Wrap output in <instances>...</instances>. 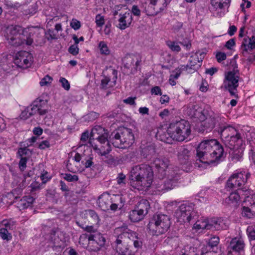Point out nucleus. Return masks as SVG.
Segmentation results:
<instances>
[{"label":"nucleus","instance_id":"6","mask_svg":"<svg viewBox=\"0 0 255 255\" xmlns=\"http://www.w3.org/2000/svg\"><path fill=\"white\" fill-rule=\"evenodd\" d=\"M237 68V64L235 63L233 70L226 73L223 82L224 88L229 92L231 96L237 98L238 97L237 88L240 79L239 71Z\"/></svg>","mask_w":255,"mask_h":255},{"label":"nucleus","instance_id":"10","mask_svg":"<svg viewBox=\"0 0 255 255\" xmlns=\"http://www.w3.org/2000/svg\"><path fill=\"white\" fill-rule=\"evenodd\" d=\"M156 168V173L159 178L162 179L167 175L169 160L164 157H156L152 162Z\"/></svg>","mask_w":255,"mask_h":255},{"label":"nucleus","instance_id":"46","mask_svg":"<svg viewBox=\"0 0 255 255\" xmlns=\"http://www.w3.org/2000/svg\"><path fill=\"white\" fill-rule=\"evenodd\" d=\"M93 157L92 154L89 155L85 158V161L84 160L82 161V163L85 166V168H90L94 165V162H93Z\"/></svg>","mask_w":255,"mask_h":255},{"label":"nucleus","instance_id":"4","mask_svg":"<svg viewBox=\"0 0 255 255\" xmlns=\"http://www.w3.org/2000/svg\"><path fill=\"white\" fill-rule=\"evenodd\" d=\"M94 139H97L101 144L100 147L95 145L93 146V149L96 152L102 151L104 154L106 152H110L112 150L110 139H108L107 133L105 131L104 128L101 126H97L93 128L91 132L89 142L90 144Z\"/></svg>","mask_w":255,"mask_h":255},{"label":"nucleus","instance_id":"2","mask_svg":"<svg viewBox=\"0 0 255 255\" xmlns=\"http://www.w3.org/2000/svg\"><path fill=\"white\" fill-rule=\"evenodd\" d=\"M153 172L149 165L142 164L133 166L130 172L129 183L138 190L147 189L151 185Z\"/></svg>","mask_w":255,"mask_h":255},{"label":"nucleus","instance_id":"26","mask_svg":"<svg viewBox=\"0 0 255 255\" xmlns=\"http://www.w3.org/2000/svg\"><path fill=\"white\" fill-rule=\"evenodd\" d=\"M244 247L245 244L242 239L235 238L231 240L229 248L233 252L240 253L243 251Z\"/></svg>","mask_w":255,"mask_h":255},{"label":"nucleus","instance_id":"33","mask_svg":"<svg viewBox=\"0 0 255 255\" xmlns=\"http://www.w3.org/2000/svg\"><path fill=\"white\" fill-rule=\"evenodd\" d=\"M144 215L141 212L138 211L135 208L130 212L129 217L131 221L132 222H137L141 221L144 217Z\"/></svg>","mask_w":255,"mask_h":255},{"label":"nucleus","instance_id":"48","mask_svg":"<svg viewBox=\"0 0 255 255\" xmlns=\"http://www.w3.org/2000/svg\"><path fill=\"white\" fill-rule=\"evenodd\" d=\"M89 241V236L88 237L86 234H83L79 238V243L83 246V248H87L88 246Z\"/></svg>","mask_w":255,"mask_h":255},{"label":"nucleus","instance_id":"61","mask_svg":"<svg viewBox=\"0 0 255 255\" xmlns=\"http://www.w3.org/2000/svg\"><path fill=\"white\" fill-rule=\"evenodd\" d=\"M119 200L121 202L120 204L119 203H112L110 204V208L113 211H116L118 208L121 209L123 206V204L122 203V198L119 197Z\"/></svg>","mask_w":255,"mask_h":255},{"label":"nucleus","instance_id":"13","mask_svg":"<svg viewBox=\"0 0 255 255\" xmlns=\"http://www.w3.org/2000/svg\"><path fill=\"white\" fill-rule=\"evenodd\" d=\"M167 5L166 0H151L146 9L147 14L156 15L163 10Z\"/></svg>","mask_w":255,"mask_h":255},{"label":"nucleus","instance_id":"36","mask_svg":"<svg viewBox=\"0 0 255 255\" xmlns=\"http://www.w3.org/2000/svg\"><path fill=\"white\" fill-rule=\"evenodd\" d=\"M97 153L99 155L104 156L102 158L103 160L109 166L115 165L116 164V160L113 155L109 154L110 152L107 153V152H106V153L104 154L102 151H100Z\"/></svg>","mask_w":255,"mask_h":255},{"label":"nucleus","instance_id":"37","mask_svg":"<svg viewBox=\"0 0 255 255\" xmlns=\"http://www.w3.org/2000/svg\"><path fill=\"white\" fill-rule=\"evenodd\" d=\"M157 135H159V138L161 141L166 143H170L172 142V140H174L173 137L171 136V134L169 133L168 128L166 132L161 133L158 132Z\"/></svg>","mask_w":255,"mask_h":255},{"label":"nucleus","instance_id":"28","mask_svg":"<svg viewBox=\"0 0 255 255\" xmlns=\"http://www.w3.org/2000/svg\"><path fill=\"white\" fill-rule=\"evenodd\" d=\"M34 201V199L31 196H24L17 203V207L19 209L23 210L31 206Z\"/></svg>","mask_w":255,"mask_h":255},{"label":"nucleus","instance_id":"18","mask_svg":"<svg viewBox=\"0 0 255 255\" xmlns=\"http://www.w3.org/2000/svg\"><path fill=\"white\" fill-rule=\"evenodd\" d=\"M139 62L137 58L133 55L126 56L123 59L124 67L131 72L136 71Z\"/></svg>","mask_w":255,"mask_h":255},{"label":"nucleus","instance_id":"55","mask_svg":"<svg viewBox=\"0 0 255 255\" xmlns=\"http://www.w3.org/2000/svg\"><path fill=\"white\" fill-rule=\"evenodd\" d=\"M247 232L251 239L255 240V224L249 226L247 228Z\"/></svg>","mask_w":255,"mask_h":255},{"label":"nucleus","instance_id":"32","mask_svg":"<svg viewBox=\"0 0 255 255\" xmlns=\"http://www.w3.org/2000/svg\"><path fill=\"white\" fill-rule=\"evenodd\" d=\"M242 48L243 49V54H245V52L250 53L252 50L255 48V36H252L249 38V42L248 44L243 43L242 44Z\"/></svg>","mask_w":255,"mask_h":255},{"label":"nucleus","instance_id":"64","mask_svg":"<svg viewBox=\"0 0 255 255\" xmlns=\"http://www.w3.org/2000/svg\"><path fill=\"white\" fill-rule=\"evenodd\" d=\"M131 13L135 16L139 17L141 14V11L137 5H133L131 7Z\"/></svg>","mask_w":255,"mask_h":255},{"label":"nucleus","instance_id":"9","mask_svg":"<svg viewBox=\"0 0 255 255\" xmlns=\"http://www.w3.org/2000/svg\"><path fill=\"white\" fill-rule=\"evenodd\" d=\"M47 101L40 99L35 100L30 107H27L29 110V115L33 116L37 113L40 115H44L48 112Z\"/></svg>","mask_w":255,"mask_h":255},{"label":"nucleus","instance_id":"49","mask_svg":"<svg viewBox=\"0 0 255 255\" xmlns=\"http://www.w3.org/2000/svg\"><path fill=\"white\" fill-rule=\"evenodd\" d=\"M100 52L101 54L108 55L110 53L109 49L107 44L104 41H101L99 44Z\"/></svg>","mask_w":255,"mask_h":255},{"label":"nucleus","instance_id":"45","mask_svg":"<svg viewBox=\"0 0 255 255\" xmlns=\"http://www.w3.org/2000/svg\"><path fill=\"white\" fill-rule=\"evenodd\" d=\"M166 45L173 52L178 53L181 50L180 47L175 41H167Z\"/></svg>","mask_w":255,"mask_h":255},{"label":"nucleus","instance_id":"39","mask_svg":"<svg viewBox=\"0 0 255 255\" xmlns=\"http://www.w3.org/2000/svg\"><path fill=\"white\" fill-rule=\"evenodd\" d=\"M5 228H2L0 229V236L4 240L8 241L12 238V236L7 230V228L9 227V224H4Z\"/></svg>","mask_w":255,"mask_h":255},{"label":"nucleus","instance_id":"7","mask_svg":"<svg viewBox=\"0 0 255 255\" xmlns=\"http://www.w3.org/2000/svg\"><path fill=\"white\" fill-rule=\"evenodd\" d=\"M194 212L192 210V208L185 204H182L179 209L175 213V216L176 219V222L180 223H189L191 221L197 223L199 220L196 221L194 218Z\"/></svg>","mask_w":255,"mask_h":255},{"label":"nucleus","instance_id":"51","mask_svg":"<svg viewBox=\"0 0 255 255\" xmlns=\"http://www.w3.org/2000/svg\"><path fill=\"white\" fill-rule=\"evenodd\" d=\"M80 227L89 233H96L97 230L96 226H88L87 224H80Z\"/></svg>","mask_w":255,"mask_h":255},{"label":"nucleus","instance_id":"19","mask_svg":"<svg viewBox=\"0 0 255 255\" xmlns=\"http://www.w3.org/2000/svg\"><path fill=\"white\" fill-rule=\"evenodd\" d=\"M141 156L147 161H151L157 157V154L155 151V147L153 144H150L142 148Z\"/></svg>","mask_w":255,"mask_h":255},{"label":"nucleus","instance_id":"40","mask_svg":"<svg viewBox=\"0 0 255 255\" xmlns=\"http://www.w3.org/2000/svg\"><path fill=\"white\" fill-rule=\"evenodd\" d=\"M226 220L221 217H205L203 218L201 220L202 223H220L223 222H226Z\"/></svg>","mask_w":255,"mask_h":255},{"label":"nucleus","instance_id":"44","mask_svg":"<svg viewBox=\"0 0 255 255\" xmlns=\"http://www.w3.org/2000/svg\"><path fill=\"white\" fill-rule=\"evenodd\" d=\"M241 189H239L238 191L232 192L229 196V200L233 203H237L240 199V192H242Z\"/></svg>","mask_w":255,"mask_h":255},{"label":"nucleus","instance_id":"41","mask_svg":"<svg viewBox=\"0 0 255 255\" xmlns=\"http://www.w3.org/2000/svg\"><path fill=\"white\" fill-rule=\"evenodd\" d=\"M236 149H233V151L231 153L232 159L234 161H238L240 160V159L243 156V150L240 148H236Z\"/></svg>","mask_w":255,"mask_h":255},{"label":"nucleus","instance_id":"63","mask_svg":"<svg viewBox=\"0 0 255 255\" xmlns=\"http://www.w3.org/2000/svg\"><path fill=\"white\" fill-rule=\"evenodd\" d=\"M70 26L75 30L79 29L81 27L80 22L76 19H72Z\"/></svg>","mask_w":255,"mask_h":255},{"label":"nucleus","instance_id":"5","mask_svg":"<svg viewBox=\"0 0 255 255\" xmlns=\"http://www.w3.org/2000/svg\"><path fill=\"white\" fill-rule=\"evenodd\" d=\"M168 131L174 140L183 141L191 133L190 125L184 120L173 122L168 127Z\"/></svg>","mask_w":255,"mask_h":255},{"label":"nucleus","instance_id":"53","mask_svg":"<svg viewBox=\"0 0 255 255\" xmlns=\"http://www.w3.org/2000/svg\"><path fill=\"white\" fill-rule=\"evenodd\" d=\"M63 175V178L69 182H75L78 181L79 179L78 176L76 175H71V174L66 173Z\"/></svg>","mask_w":255,"mask_h":255},{"label":"nucleus","instance_id":"29","mask_svg":"<svg viewBox=\"0 0 255 255\" xmlns=\"http://www.w3.org/2000/svg\"><path fill=\"white\" fill-rule=\"evenodd\" d=\"M135 208L138 212H141L144 215L148 213V210L150 208V204L149 202L146 199L140 200L136 205Z\"/></svg>","mask_w":255,"mask_h":255},{"label":"nucleus","instance_id":"35","mask_svg":"<svg viewBox=\"0 0 255 255\" xmlns=\"http://www.w3.org/2000/svg\"><path fill=\"white\" fill-rule=\"evenodd\" d=\"M60 231L57 229H52L49 234V240L51 242L54 246L58 245L60 241L59 234Z\"/></svg>","mask_w":255,"mask_h":255},{"label":"nucleus","instance_id":"21","mask_svg":"<svg viewBox=\"0 0 255 255\" xmlns=\"http://www.w3.org/2000/svg\"><path fill=\"white\" fill-rule=\"evenodd\" d=\"M201 56L204 55V53L197 52L195 54L190 56L189 63L186 65V70L188 72H193L197 70L201 65V62L199 60L198 54Z\"/></svg>","mask_w":255,"mask_h":255},{"label":"nucleus","instance_id":"58","mask_svg":"<svg viewBox=\"0 0 255 255\" xmlns=\"http://www.w3.org/2000/svg\"><path fill=\"white\" fill-rule=\"evenodd\" d=\"M96 23L98 26L101 27L105 23L104 17L100 14H98L96 15Z\"/></svg>","mask_w":255,"mask_h":255},{"label":"nucleus","instance_id":"38","mask_svg":"<svg viewBox=\"0 0 255 255\" xmlns=\"http://www.w3.org/2000/svg\"><path fill=\"white\" fill-rule=\"evenodd\" d=\"M155 223H165L170 221V218L169 216L163 214H155L153 216Z\"/></svg>","mask_w":255,"mask_h":255},{"label":"nucleus","instance_id":"30","mask_svg":"<svg viewBox=\"0 0 255 255\" xmlns=\"http://www.w3.org/2000/svg\"><path fill=\"white\" fill-rule=\"evenodd\" d=\"M119 132V128L113 131L109 136L110 141L112 143V144L116 147L121 148H126L128 147V146H126V145H125V144L123 142L121 143V145H117V144H115L116 141H117V140L120 141V142H121V141H124L123 139V137H122V136H120V138L116 137V136H117V135H116V134L117 133H118V132Z\"/></svg>","mask_w":255,"mask_h":255},{"label":"nucleus","instance_id":"22","mask_svg":"<svg viewBox=\"0 0 255 255\" xmlns=\"http://www.w3.org/2000/svg\"><path fill=\"white\" fill-rule=\"evenodd\" d=\"M170 224H148L149 232L153 236H158L166 232Z\"/></svg>","mask_w":255,"mask_h":255},{"label":"nucleus","instance_id":"31","mask_svg":"<svg viewBox=\"0 0 255 255\" xmlns=\"http://www.w3.org/2000/svg\"><path fill=\"white\" fill-rule=\"evenodd\" d=\"M215 124L216 119L214 118H207L201 123V126L203 127L201 130H206V132L211 131L214 128Z\"/></svg>","mask_w":255,"mask_h":255},{"label":"nucleus","instance_id":"15","mask_svg":"<svg viewBox=\"0 0 255 255\" xmlns=\"http://www.w3.org/2000/svg\"><path fill=\"white\" fill-rule=\"evenodd\" d=\"M132 21L131 13L129 12H126L122 14L120 13L118 19V23L116 26L121 30H124L128 27Z\"/></svg>","mask_w":255,"mask_h":255},{"label":"nucleus","instance_id":"42","mask_svg":"<svg viewBox=\"0 0 255 255\" xmlns=\"http://www.w3.org/2000/svg\"><path fill=\"white\" fill-rule=\"evenodd\" d=\"M20 157H25L28 159L31 154V152L27 147L20 148L17 152Z\"/></svg>","mask_w":255,"mask_h":255},{"label":"nucleus","instance_id":"17","mask_svg":"<svg viewBox=\"0 0 255 255\" xmlns=\"http://www.w3.org/2000/svg\"><path fill=\"white\" fill-rule=\"evenodd\" d=\"M224 142L230 149H235L242 145L243 140L240 133L238 131L237 134H234L233 136L224 140Z\"/></svg>","mask_w":255,"mask_h":255},{"label":"nucleus","instance_id":"43","mask_svg":"<svg viewBox=\"0 0 255 255\" xmlns=\"http://www.w3.org/2000/svg\"><path fill=\"white\" fill-rule=\"evenodd\" d=\"M222 1L223 0H211V4L216 9H222L224 5H227L230 4V3H228V1L222 2Z\"/></svg>","mask_w":255,"mask_h":255},{"label":"nucleus","instance_id":"20","mask_svg":"<svg viewBox=\"0 0 255 255\" xmlns=\"http://www.w3.org/2000/svg\"><path fill=\"white\" fill-rule=\"evenodd\" d=\"M167 176V179L164 182L163 187L161 189L162 190L165 191H167L173 189L175 186L179 177V175L176 173L175 174L173 170H171Z\"/></svg>","mask_w":255,"mask_h":255},{"label":"nucleus","instance_id":"57","mask_svg":"<svg viewBox=\"0 0 255 255\" xmlns=\"http://www.w3.org/2000/svg\"><path fill=\"white\" fill-rule=\"evenodd\" d=\"M59 82L61 84L62 87L66 90H69L70 88V84L67 80L65 78L61 77Z\"/></svg>","mask_w":255,"mask_h":255},{"label":"nucleus","instance_id":"16","mask_svg":"<svg viewBox=\"0 0 255 255\" xmlns=\"http://www.w3.org/2000/svg\"><path fill=\"white\" fill-rule=\"evenodd\" d=\"M245 183L244 174L242 173L234 174L228 180L227 186L230 188L241 187Z\"/></svg>","mask_w":255,"mask_h":255},{"label":"nucleus","instance_id":"1","mask_svg":"<svg viewBox=\"0 0 255 255\" xmlns=\"http://www.w3.org/2000/svg\"><path fill=\"white\" fill-rule=\"evenodd\" d=\"M223 154V147L217 140H204L200 143L197 148L196 164H198V160L208 165L218 163Z\"/></svg>","mask_w":255,"mask_h":255},{"label":"nucleus","instance_id":"56","mask_svg":"<svg viewBox=\"0 0 255 255\" xmlns=\"http://www.w3.org/2000/svg\"><path fill=\"white\" fill-rule=\"evenodd\" d=\"M116 179L118 184H125L126 181V176L123 173H120L118 174V176Z\"/></svg>","mask_w":255,"mask_h":255},{"label":"nucleus","instance_id":"59","mask_svg":"<svg viewBox=\"0 0 255 255\" xmlns=\"http://www.w3.org/2000/svg\"><path fill=\"white\" fill-rule=\"evenodd\" d=\"M182 255H198L197 249L193 247H190L188 251H186Z\"/></svg>","mask_w":255,"mask_h":255},{"label":"nucleus","instance_id":"54","mask_svg":"<svg viewBox=\"0 0 255 255\" xmlns=\"http://www.w3.org/2000/svg\"><path fill=\"white\" fill-rule=\"evenodd\" d=\"M53 79L50 76L47 75L44 78H43L40 82V85L41 86H44L47 85L51 83Z\"/></svg>","mask_w":255,"mask_h":255},{"label":"nucleus","instance_id":"12","mask_svg":"<svg viewBox=\"0 0 255 255\" xmlns=\"http://www.w3.org/2000/svg\"><path fill=\"white\" fill-rule=\"evenodd\" d=\"M32 60V55L25 51L18 52L14 59V63L18 67L23 68H26L30 66Z\"/></svg>","mask_w":255,"mask_h":255},{"label":"nucleus","instance_id":"50","mask_svg":"<svg viewBox=\"0 0 255 255\" xmlns=\"http://www.w3.org/2000/svg\"><path fill=\"white\" fill-rule=\"evenodd\" d=\"M94 235L95 238H96L94 239L97 242V245H98L99 247L104 246L106 242L105 239L100 234L98 233Z\"/></svg>","mask_w":255,"mask_h":255},{"label":"nucleus","instance_id":"62","mask_svg":"<svg viewBox=\"0 0 255 255\" xmlns=\"http://www.w3.org/2000/svg\"><path fill=\"white\" fill-rule=\"evenodd\" d=\"M28 159L25 157H20V160L19 162V167L21 171H23L26 167V162Z\"/></svg>","mask_w":255,"mask_h":255},{"label":"nucleus","instance_id":"25","mask_svg":"<svg viewBox=\"0 0 255 255\" xmlns=\"http://www.w3.org/2000/svg\"><path fill=\"white\" fill-rule=\"evenodd\" d=\"M112 74L113 78L112 79L113 81L111 82V79L110 77L107 76H104V78L101 80V84L100 87L103 89H107L108 88L113 87L116 85V80L117 79V71L114 69H112Z\"/></svg>","mask_w":255,"mask_h":255},{"label":"nucleus","instance_id":"60","mask_svg":"<svg viewBox=\"0 0 255 255\" xmlns=\"http://www.w3.org/2000/svg\"><path fill=\"white\" fill-rule=\"evenodd\" d=\"M209 224H204L203 226H201L200 224H194L192 227V232L194 234L198 232L200 230H204L206 228Z\"/></svg>","mask_w":255,"mask_h":255},{"label":"nucleus","instance_id":"47","mask_svg":"<svg viewBox=\"0 0 255 255\" xmlns=\"http://www.w3.org/2000/svg\"><path fill=\"white\" fill-rule=\"evenodd\" d=\"M220 239L218 237L214 236L212 237L208 242V245L211 249L217 247L219 243Z\"/></svg>","mask_w":255,"mask_h":255},{"label":"nucleus","instance_id":"34","mask_svg":"<svg viewBox=\"0 0 255 255\" xmlns=\"http://www.w3.org/2000/svg\"><path fill=\"white\" fill-rule=\"evenodd\" d=\"M85 215L88 222H96L98 223L100 221L99 217L95 211L92 210H86Z\"/></svg>","mask_w":255,"mask_h":255},{"label":"nucleus","instance_id":"14","mask_svg":"<svg viewBox=\"0 0 255 255\" xmlns=\"http://www.w3.org/2000/svg\"><path fill=\"white\" fill-rule=\"evenodd\" d=\"M27 176H30L29 173H28L26 175H24L23 179L18 176H15L14 181L12 183V187L14 188L11 191V193L13 195H16L15 199L19 197L18 196L21 194L23 189L25 187V179Z\"/></svg>","mask_w":255,"mask_h":255},{"label":"nucleus","instance_id":"23","mask_svg":"<svg viewBox=\"0 0 255 255\" xmlns=\"http://www.w3.org/2000/svg\"><path fill=\"white\" fill-rule=\"evenodd\" d=\"M238 131L235 128L230 126H221L218 129V132L224 141L234 134H237Z\"/></svg>","mask_w":255,"mask_h":255},{"label":"nucleus","instance_id":"11","mask_svg":"<svg viewBox=\"0 0 255 255\" xmlns=\"http://www.w3.org/2000/svg\"><path fill=\"white\" fill-rule=\"evenodd\" d=\"M116 135H117L116 137H118L120 138V136L123 137V139L124 141H123V142L126 145V146H128V147L131 146L134 141V135L132 132V130L130 128L125 127L119 128V132ZM122 142V141L120 142V141L117 140L116 141L115 144L117 145H121Z\"/></svg>","mask_w":255,"mask_h":255},{"label":"nucleus","instance_id":"27","mask_svg":"<svg viewBox=\"0 0 255 255\" xmlns=\"http://www.w3.org/2000/svg\"><path fill=\"white\" fill-rule=\"evenodd\" d=\"M111 201L110 196L108 195H101L98 199L99 207L103 211H106L109 209Z\"/></svg>","mask_w":255,"mask_h":255},{"label":"nucleus","instance_id":"3","mask_svg":"<svg viewBox=\"0 0 255 255\" xmlns=\"http://www.w3.org/2000/svg\"><path fill=\"white\" fill-rule=\"evenodd\" d=\"M35 34V32L28 33L19 26L11 25L6 28L5 36L8 42L12 46H18L24 44L30 45L33 43Z\"/></svg>","mask_w":255,"mask_h":255},{"label":"nucleus","instance_id":"24","mask_svg":"<svg viewBox=\"0 0 255 255\" xmlns=\"http://www.w3.org/2000/svg\"><path fill=\"white\" fill-rule=\"evenodd\" d=\"M245 203L247 205L248 202L251 204V208L246 206H243L242 208V215L243 217L247 219H252L255 217V202L252 199H249L245 201Z\"/></svg>","mask_w":255,"mask_h":255},{"label":"nucleus","instance_id":"8","mask_svg":"<svg viewBox=\"0 0 255 255\" xmlns=\"http://www.w3.org/2000/svg\"><path fill=\"white\" fill-rule=\"evenodd\" d=\"M179 163L183 166H185L183 170L188 171L191 167V151L184 146H177L174 149ZM183 168V167H182Z\"/></svg>","mask_w":255,"mask_h":255},{"label":"nucleus","instance_id":"52","mask_svg":"<svg viewBox=\"0 0 255 255\" xmlns=\"http://www.w3.org/2000/svg\"><path fill=\"white\" fill-rule=\"evenodd\" d=\"M94 239H96V238H95V235L91 234L89 235V241L88 242V246L91 245L94 247V249L93 250L96 251L99 250L100 247L98 245H97V242Z\"/></svg>","mask_w":255,"mask_h":255}]
</instances>
